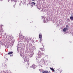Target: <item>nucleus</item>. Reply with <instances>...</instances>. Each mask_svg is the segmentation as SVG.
Masks as SVG:
<instances>
[{
  "label": "nucleus",
  "mask_w": 73,
  "mask_h": 73,
  "mask_svg": "<svg viewBox=\"0 0 73 73\" xmlns=\"http://www.w3.org/2000/svg\"><path fill=\"white\" fill-rule=\"evenodd\" d=\"M39 56H40V54H39Z\"/></svg>",
  "instance_id": "nucleus-20"
},
{
  "label": "nucleus",
  "mask_w": 73,
  "mask_h": 73,
  "mask_svg": "<svg viewBox=\"0 0 73 73\" xmlns=\"http://www.w3.org/2000/svg\"><path fill=\"white\" fill-rule=\"evenodd\" d=\"M42 73H49V72L47 71H44L42 72Z\"/></svg>",
  "instance_id": "nucleus-6"
},
{
  "label": "nucleus",
  "mask_w": 73,
  "mask_h": 73,
  "mask_svg": "<svg viewBox=\"0 0 73 73\" xmlns=\"http://www.w3.org/2000/svg\"><path fill=\"white\" fill-rule=\"evenodd\" d=\"M36 5V3H35L34 2H32L31 3V7H33V5Z\"/></svg>",
  "instance_id": "nucleus-1"
},
{
  "label": "nucleus",
  "mask_w": 73,
  "mask_h": 73,
  "mask_svg": "<svg viewBox=\"0 0 73 73\" xmlns=\"http://www.w3.org/2000/svg\"><path fill=\"white\" fill-rule=\"evenodd\" d=\"M67 28H64L63 29V31L64 32H66V31H67Z\"/></svg>",
  "instance_id": "nucleus-3"
},
{
  "label": "nucleus",
  "mask_w": 73,
  "mask_h": 73,
  "mask_svg": "<svg viewBox=\"0 0 73 73\" xmlns=\"http://www.w3.org/2000/svg\"><path fill=\"white\" fill-rule=\"evenodd\" d=\"M39 71H41V70H40V69H39Z\"/></svg>",
  "instance_id": "nucleus-14"
},
{
  "label": "nucleus",
  "mask_w": 73,
  "mask_h": 73,
  "mask_svg": "<svg viewBox=\"0 0 73 73\" xmlns=\"http://www.w3.org/2000/svg\"><path fill=\"white\" fill-rule=\"evenodd\" d=\"M32 1H36V0H32Z\"/></svg>",
  "instance_id": "nucleus-13"
},
{
  "label": "nucleus",
  "mask_w": 73,
  "mask_h": 73,
  "mask_svg": "<svg viewBox=\"0 0 73 73\" xmlns=\"http://www.w3.org/2000/svg\"><path fill=\"white\" fill-rule=\"evenodd\" d=\"M42 10H43L42 9Z\"/></svg>",
  "instance_id": "nucleus-19"
},
{
  "label": "nucleus",
  "mask_w": 73,
  "mask_h": 73,
  "mask_svg": "<svg viewBox=\"0 0 73 73\" xmlns=\"http://www.w3.org/2000/svg\"><path fill=\"white\" fill-rule=\"evenodd\" d=\"M1 0V1H2L3 0Z\"/></svg>",
  "instance_id": "nucleus-16"
},
{
  "label": "nucleus",
  "mask_w": 73,
  "mask_h": 73,
  "mask_svg": "<svg viewBox=\"0 0 73 73\" xmlns=\"http://www.w3.org/2000/svg\"><path fill=\"white\" fill-rule=\"evenodd\" d=\"M37 8L38 9H39L40 10V8H41V6L40 5L38 6L37 7Z\"/></svg>",
  "instance_id": "nucleus-8"
},
{
  "label": "nucleus",
  "mask_w": 73,
  "mask_h": 73,
  "mask_svg": "<svg viewBox=\"0 0 73 73\" xmlns=\"http://www.w3.org/2000/svg\"><path fill=\"white\" fill-rule=\"evenodd\" d=\"M40 56L41 57V56H42V53H41L40 54Z\"/></svg>",
  "instance_id": "nucleus-12"
},
{
  "label": "nucleus",
  "mask_w": 73,
  "mask_h": 73,
  "mask_svg": "<svg viewBox=\"0 0 73 73\" xmlns=\"http://www.w3.org/2000/svg\"><path fill=\"white\" fill-rule=\"evenodd\" d=\"M41 50L42 51H44L45 50V49L43 48H41Z\"/></svg>",
  "instance_id": "nucleus-11"
},
{
  "label": "nucleus",
  "mask_w": 73,
  "mask_h": 73,
  "mask_svg": "<svg viewBox=\"0 0 73 73\" xmlns=\"http://www.w3.org/2000/svg\"><path fill=\"white\" fill-rule=\"evenodd\" d=\"M19 37L20 39H23V36L22 35H20Z\"/></svg>",
  "instance_id": "nucleus-10"
},
{
  "label": "nucleus",
  "mask_w": 73,
  "mask_h": 73,
  "mask_svg": "<svg viewBox=\"0 0 73 73\" xmlns=\"http://www.w3.org/2000/svg\"><path fill=\"white\" fill-rule=\"evenodd\" d=\"M42 17H43H43H42Z\"/></svg>",
  "instance_id": "nucleus-17"
},
{
  "label": "nucleus",
  "mask_w": 73,
  "mask_h": 73,
  "mask_svg": "<svg viewBox=\"0 0 73 73\" xmlns=\"http://www.w3.org/2000/svg\"><path fill=\"white\" fill-rule=\"evenodd\" d=\"M13 54V52H10L8 53V54Z\"/></svg>",
  "instance_id": "nucleus-9"
},
{
  "label": "nucleus",
  "mask_w": 73,
  "mask_h": 73,
  "mask_svg": "<svg viewBox=\"0 0 73 73\" xmlns=\"http://www.w3.org/2000/svg\"><path fill=\"white\" fill-rule=\"evenodd\" d=\"M32 67L34 69H35L36 68V65L35 64H33L32 66Z\"/></svg>",
  "instance_id": "nucleus-4"
},
{
  "label": "nucleus",
  "mask_w": 73,
  "mask_h": 73,
  "mask_svg": "<svg viewBox=\"0 0 73 73\" xmlns=\"http://www.w3.org/2000/svg\"><path fill=\"white\" fill-rule=\"evenodd\" d=\"M39 37L40 38V40H41V39H42V34L40 33L39 34Z\"/></svg>",
  "instance_id": "nucleus-2"
},
{
  "label": "nucleus",
  "mask_w": 73,
  "mask_h": 73,
  "mask_svg": "<svg viewBox=\"0 0 73 73\" xmlns=\"http://www.w3.org/2000/svg\"><path fill=\"white\" fill-rule=\"evenodd\" d=\"M50 70H52V71H53V72H55V70H54V69H53V68L50 67Z\"/></svg>",
  "instance_id": "nucleus-5"
},
{
  "label": "nucleus",
  "mask_w": 73,
  "mask_h": 73,
  "mask_svg": "<svg viewBox=\"0 0 73 73\" xmlns=\"http://www.w3.org/2000/svg\"><path fill=\"white\" fill-rule=\"evenodd\" d=\"M70 19L71 21H73V17L71 16L70 17Z\"/></svg>",
  "instance_id": "nucleus-7"
},
{
  "label": "nucleus",
  "mask_w": 73,
  "mask_h": 73,
  "mask_svg": "<svg viewBox=\"0 0 73 73\" xmlns=\"http://www.w3.org/2000/svg\"><path fill=\"white\" fill-rule=\"evenodd\" d=\"M31 23H33V21H31Z\"/></svg>",
  "instance_id": "nucleus-15"
},
{
  "label": "nucleus",
  "mask_w": 73,
  "mask_h": 73,
  "mask_svg": "<svg viewBox=\"0 0 73 73\" xmlns=\"http://www.w3.org/2000/svg\"><path fill=\"white\" fill-rule=\"evenodd\" d=\"M68 20H69V19H68Z\"/></svg>",
  "instance_id": "nucleus-18"
}]
</instances>
